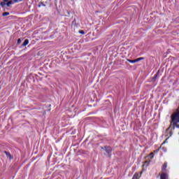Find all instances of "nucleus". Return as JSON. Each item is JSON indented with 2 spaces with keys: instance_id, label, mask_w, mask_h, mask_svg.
I'll list each match as a JSON object with an SVG mask.
<instances>
[{
  "instance_id": "10",
  "label": "nucleus",
  "mask_w": 179,
  "mask_h": 179,
  "mask_svg": "<svg viewBox=\"0 0 179 179\" xmlns=\"http://www.w3.org/2000/svg\"><path fill=\"white\" fill-rule=\"evenodd\" d=\"M2 15L3 16H9V13H8V12L3 13Z\"/></svg>"
},
{
  "instance_id": "12",
  "label": "nucleus",
  "mask_w": 179,
  "mask_h": 179,
  "mask_svg": "<svg viewBox=\"0 0 179 179\" xmlns=\"http://www.w3.org/2000/svg\"><path fill=\"white\" fill-rule=\"evenodd\" d=\"M149 156H150V159H153V157H154V154H153V152H151V153L149 155Z\"/></svg>"
},
{
  "instance_id": "2",
  "label": "nucleus",
  "mask_w": 179,
  "mask_h": 179,
  "mask_svg": "<svg viewBox=\"0 0 179 179\" xmlns=\"http://www.w3.org/2000/svg\"><path fill=\"white\" fill-rule=\"evenodd\" d=\"M160 179H169V175L167 173H162Z\"/></svg>"
},
{
  "instance_id": "16",
  "label": "nucleus",
  "mask_w": 179,
  "mask_h": 179,
  "mask_svg": "<svg viewBox=\"0 0 179 179\" xmlns=\"http://www.w3.org/2000/svg\"><path fill=\"white\" fill-rule=\"evenodd\" d=\"M38 6H39V8H40L41 6H45V5L42 3H41Z\"/></svg>"
},
{
  "instance_id": "15",
  "label": "nucleus",
  "mask_w": 179,
  "mask_h": 179,
  "mask_svg": "<svg viewBox=\"0 0 179 179\" xmlns=\"http://www.w3.org/2000/svg\"><path fill=\"white\" fill-rule=\"evenodd\" d=\"M20 43H22V39L18 38L17 43V44H20Z\"/></svg>"
},
{
  "instance_id": "13",
  "label": "nucleus",
  "mask_w": 179,
  "mask_h": 179,
  "mask_svg": "<svg viewBox=\"0 0 179 179\" xmlns=\"http://www.w3.org/2000/svg\"><path fill=\"white\" fill-rule=\"evenodd\" d=\"M22 1L23 0H13V2H15V3H17V2H22Z\"/></svg>"
},
{
  "instance_id": "11",
  "label": "nucleus",
  "mask_w": 179,
  "mask_h": 179,
  "mask_svg": "<svg viewBox=\"0 0 179 179\" xmlns=\"http://www.w3.org/2000/svg\"><path fill=\"white\" fill-rule=\"evenodd\" d=\"M76 24V20H74L72 23H71V25L72 26H75Z\"/></svg>"
},
{
  "instance_id": "8",
  "label": "nucleus",
  "mask_w": 179,
  "mask_h": 179,
  "mask_svg": "<svg viewBox=\"0 0 179 179\" xmlns=\"http://www.w3.org/2000/svg\"><path fill=\"white\" fill-rule=\"evenodd\" d=\"M139 177V173H135L133 176L134 179H138Z\"/></svg>"
},
{
  "instance_id": "17",
  "label": "nucleus",
  "mask_w": 179,
  "mask_h": 179,
  "mask_svg": "<svg viewBox=\"0 0 179 179\" xmlns=\"http://www.w3.org/2000/svg\"><path fill=\"white\" fill-rule=\"evenodd\" d=\"M68 14L69 15V12H68Z\"/></svg>"
},
{
  "instance_id": "9",
  "label": "nucleus",
  "mask_w": 179,
  "mask_h": 179,
  "mask_svg": "<svg viewBox=\"0 0 179 179\" xmlns=\"http://www.w3.org/2000/svg\"><path fill=\"white\" fill-rule=\"evenodd\" d=\"M6 6L9 7L12 5V1H9L8 3H6Z\"/></svg>"
},
{
  "instance_id": "3",
  "label": "nucleus",
  "mask_w": 179,
  "mask_h": 179,
  "mask_svg": "<svg viewBox=\"0 0 179 179\" xmlns=\"http://www.w3.org/2000/svg\"><path fill=\"white\" fill-rule=\"evenodd\" d=\"M104 149L108 155H110V153H111L112 150L110 147H104Z\"/></svg>"
},
{
  "instance_id": "6",
  "label": "nucleus",
  "mask_w": 179,
  "mask_h": 179,
  "mask_svg": "<svg viewBox=\"0 0 179 179\" xmlns=\"http://www.w3.org/2000/svg\"><path fill=\"white\" fill-rule=\"evenodd\" d=\"M7 157H8L9 159H13V157L10 155V153L8 152H5Z\"/></svg>"
},
{
  "instance_id": "14",
  "label": "nucleus",
  "mask_w": 179,
  "mask_h": 179,
  "mask_svg": "<svg viewBox=\"0 0 179 179\" xmlns=\"http://www.w3.org/2000/svg\"><path fill=\"white\" fill-rule=\"evenodd\" d=\"M78 32L80 33V34H85V31L83 30H80Z\"/></svg>"
},
{
  "instance_id": "5",
  "label": "nucleus",
  "mask_w": 179,
  "mask_h": 179,
  "mask_svg": "<svg viewBox=\"0 0 179 179\" xmlns=\"http://www.w3.org/2000/svg\"><path fill=\"white\" fill-rule=\"evenodd\" d=\"M29 44V39H25L24 43H22V47H26Z\"/></svg>"
},
{
  "instance_id": "4",
  "label": "nucleus",
  "mask_w": 179,
  "mask_h": 179,
  "mask_svg": "<svg viewBox=\"0 0 179 179\" xmlns=\"http://www.w3.org/2000/svg\"><path fill=\"white\" fill-rule=\"evenodd\" d=\"M9 0H3V2H1L0 5L2 8L6 5V2H8Z\"/></svg>"
},
{
  "instance_id": "1",
  "label": "nucleus",
  "mask_w": 179,
  "mask_h": 179,
  "mask_svg": "<svg viewBox=\"0 0 179 179\" xmlns=\"http://www.w3.org/2000/svg\"><path fill=\"white\" fill-rule=\"evenodd\" d=\"M143 59H145L143 57H139L134 60L127 59L128 62H130V64H135V62H139V61H142Z\"/></svg>"
},
{
  "instance_id": "7",
  "label": "nucleus",
  "mask_w": 179,
  "mask_h": 179,
  "mask_svg": "<svg viewBox=\"0 0 179 179\" xmlns=\"http://www.w3.org/2000/svg\"><path fill=\"white\" fill-rule=\"evenodd\" d=\"M166 169H167V164L164 163L162 168V171H164Z\"/></svg>"
}]
</instances>
